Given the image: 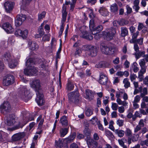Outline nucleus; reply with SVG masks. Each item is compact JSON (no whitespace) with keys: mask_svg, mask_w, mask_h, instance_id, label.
Returning a JSON list of instances; mask_svg holds the SVG:
<instances>
[{"mask_svg":"<svg viewBox=\"0 0 148 148\" xmlns=\"http://www.w3.org/2000/svg\"><path fill=\"white\" fill-rule=\"evenodd\" d=\"M115 133L120 137H123L125 134V131L121 130L116 129L114 131Z\"/></svg>","mask_w":148,"mask_h":148,"instance_id":"32","label":"nucleus"},{"mask_svg":"<svg viewBox=\"0 0 148 148\" xmlns=\"http://www.w3.org/2000/svg\"><path fill=\"white\" fill-rule=\"evenodd\" d=\"M28 45L29 48L33 50H36L39 48V46L37 44L34 42H32L31 40L28 41Z\"/></svg>","mask_w":148,"mask_h":148,"instance_id":"21","label":"nucleus"},{"mask_svg":"<svg viewBox=\"0 0 148 148\" xmlns=\"http://www.w3.org/2000/svg\"><path fill=\"white\" fill-rule=\"evenodd\" d=\"M108 82V79L106 76L103 74L100 75L99 82L101 85H105Z\"/></svg>","mask_w":148,"mask_h":148,"instance_id":"19","label":"nucleus"},{"mask_svg":"<svg viewBox=\"0 0 148 148\" xmlns=\"http://www.w3.org/2000/svg\"><path fill=\"white\" fill-rule=\"evenodd\" d=\"M68 95L69 101H74L75 102H77L78 101L79 95L78 91L71 92L69 93Z\"/></svg>","mask_w":148,"mask_h":148,"instance_id":"5","label":"nucleus"},{"mask_svg":"<svg viewBox=\"0 0 148 148\" xmlns=\"http://www.w3.org/2000/svg\"><path fill=\"white\" fill-rule=\"evenodd\" d=\"M137 78V76L134 74H131L130 76V78L131 82H133Z\"/></svg>","mask_w":148,"mask_h":148,"instance_id":"62","label":"nucleus"},{"mask_svg":"<svg viewBox=\"0 0 148 148\" xmlns=\"http://www.w3.org/2000/svg\"><path fill=\"white\" fill-rule=\"evenodd\" d=\"M145 54V51H138L137 52H135L134 53V55L135 56V58L136 59H138L140 57H143L144 56Z\"/></svg>","mask_w":148,"mask_h":148,"instance_id":"24","label":"nucleus"},{"mask_svg":"<svg viewBox=\"0 0 148 148\" xmlns=\"http://www.w3.org/2000/svg\"><path fill=\"white\" fill-rule=\"evenodd\" d=\"M117 102L119 105H122L123 107H127L128 103L125 101V100L122 101L120 99H116V100Z\"/></svg>","mask_w":148,"mask_h":148,"instance_id":"33","label":"nucleus"},{"mask_svg":"<svg viewBox=\"0 0 148 148\" xmlns=\"http://www.w3.org/2000/svg\"><path fill=\"white\" fill-rule=\"evenodd\" d=\"M26 17L25 15L21 14L18 15L15 21V25L16 27L21 25L26 19Z\"/></svg>","mask_w":148,"mask_h":148,"instance_id":"9","label":"nucleus"},{"mask_svg":"<svg viewBox=\"0 0 148 148\" xmlns=\"http://www.w3.org/2000/svg\"><path fill=\"white\" fill-rule=\"evenodd\" d=\"M141 128H142L140 127L139 126L137 125L134 129V134H133V136L134 134H137V133L140 131V130L141 129Z\"/></svg>","mask_w":148,"mask_h":148,"instance_id":"51","label":"nucleus"},{"mask_svg":"<svg viewBox=\"0 0 148 148\" xmlns=\"http://www.w3.org/2000/svg\"><path fill=\"white\" fill-rule=\"evenodd\" d=\"M14 81L13 76L11 75H7L3 77V84L4 86H8L13 84Z\"/></svg>","mask_w":148,"mask_h":148,"instance_id":"6","label":"nucleus"},{"mask_svg":"<svg viewBox=\"0 0 148 148\" xmlns=\"http://www.w3.org/2000/svg\"><path fill=\"white\" fill-rule=\"evenodd\" d=\"M118 112L120 113H123L125 111L124 107L123 106L119 107L118 108Z\"/></svg>","mask_w":148,"mask_h":148,"instance_id":"64","label":"nucleus"},{"mask_svg":"<svg viewBox=\"0 0 148 148\" xmlns=\"http://www.w3.org/2000/svg\"><path fill=\"white\" fill-rule=\"evenodd\" d=\"M84 47L88 50L89 55L90 56L94 57L97 55V50L96 47L90 45L85 46Z\"/></svg>","mask_w":148,"mask_h":148,"instance_id":"10","label":"nucleus"},{"mask_svg":"<svg viewBox=\"0 0 148 148\" xmlns=\"http://www.w3.org/2000/svg\"><path fill=\"white\" fill-rule=\"evenodd\" d=\"M50 40V38L49 35H45L42 38V40L43 41H49Z\"/></svg>","mask_w":148,"mask_h":148,"instance_id":"60","label":"nucleus"},{"mask_svg":"<svg viewBox=\"0 0 148 148\" xmlns=\"http://www.w3.org/2000/svg\"><path fill=\"white\" fill-rule=\"evenodd\" d=\"M74 87V86L73 84H72L71 82L69 81L67 85L66 88L67 89L69 90H71L73 89Z\"/></svg>","mask_w":148,"mask_h":148,"instance_id":"45","label":"nucleus"},{"mask_svg":"<svg viewBox=\"0 0 148 148\" xmlns=\"http://www.w3.org/2000/svg\"><path fill=\"white\" fill-rule=\"evenodd\" d=\"M125 133L126 136L128 137H131L132 136V132L131 130L126 128L125 131Z\"/></svg>","mask_w":148,"mask_h":148,"instance_id":"39","label":"nucleus"},{"mask_svg":"<svg viewBox=\"0 0 148 148\" xmlns=\"http://www.w3.org/2000/svg\"><path fill=\"white\" fill-rule=\"evenodd\" d=\"M3 29L8 34H11L14 31V29L8 23H4L2 26Z\"/></svg>","mask_w":148,"mask_h":148,"instance_id":"13","label":"nucleus"},{"mask_svg":"<svg viewBox=\"0 0 148 148\" xmlns=\"http://www.w3.org/2000/svg\"><path fill=\"white\" fill-rule=\"evenodd\" d=\"M63 141L62 140L59 139L58 141L56 140L55 145L56 146L61 148L63 147Z\"/></svg>","mask_w":148,"mask_h":148,"instance_id":"40","label":"nucleus"},{"mask_svg":"<svg viewBox=\"0 0 148 148\" xmlns=\"http://www.w3.org/2000/svg\"><path fill=\"white\" fill-rule=\"evenodd\" d=\"M110 11L113 13H115L118 11V6L116 3H114L110 6Z\"/></svg>","mask_w":148,"mask_h":148,"instance_id":"26","label":"nucleus"},{"mask_svg":"<svg viewBox=\"0 0 148 148\" xmlns=\"http://www.w3.org/2000/svg\"><path fill=\"white\" fill-rule=\"evenodd\" d=\"M121 35L122 36L125 37L128 34V31L127 29L125 27L121 28Z\"/></svg>","mask_w":148,"mask_h":148,"instance_id":"34","label":"nucleus"},{"mask_svg":"<svg viewBox=\"0 0 148 148\" xmlns=\"http://www.w3.org/2000/svg\"><path fill=\"white\" fill-rule=\"evenodd\" d=\"M46 13L45 11H43L41 12H39L38 14V21H41L44 18L46 15Z\"/></svg>","mask_w":148,"mask_h":148,"instance_id":"35","label":"nucleus"},{"mask_svg":"<svg viewBox=\"0 0 148 148\" xmlns=\"http://www.w3.org/2000/svg\"><path fill=\"white\" fill-rule=\"evenodd\" d=\"M103 27L101 25H99L96 27H95L94 30H93L92 34H94L93 32L96 31L97 32H100L102 30Z\"/></svg>","mask_w":148,"mask_h":148,"instance_id":"46","label":"nucleus"},{"mask_svg":"<svg viewBox=\"0 0 148 148\" xmlns=\"http://www.w3.org/2000/svg\"><path fill=\"white\" fill-rule=\"evenodd\" d=\"M146 66L142 67H141V69L140 72L138 73H140V74H143L146 72Z\"/></svg>","mask_w":148,"mask_h":148,"instance_id":"59","label":"nucleus"},{"mask_svg":"<svg viewBox=\"0 0 148 148\" xmlns=\"http://www.w3.org/2000/svg\"><path fill=\"white\" fill-rule=\"evenodd\" d=\"M11 109L10 105L8 102H4L0 106V111L5 114L9 112Z\"/></svg>","mask_w":148,"mask_h":148,"instance_id":"7","label":"nucleus"},{"mask_svg":"<svg viewBox=\"0 0 148 148\" xmlns=\"http://www.w3.org/2000/svg\"><path fill=\"white\" fill-rule=\"evenodd\" d=\"M31 87L36 92V100L39 106L43 104L44 100L43 95L42 93L40 92L41 89V84L40 81L38 79H35L33 80L30 83Z\"/></svg>","mask_w":148,"mask_h":148,"instance_id":"1","label":"nucleus"},{"mask_svg":"<svg viewBox=\"0 0 148 148\" xmlns=\"http://www.w3.org/2000/svg\"><path fill=\"white\" fill-rule=\"evenodd\" d=\"M25 135V134L24 132L15 134L12 136V140L14 141L20 140L23 138Z\"/></svg>","mask_w":148,"mask_h":148,"instance_id":"15","label":"nucleus"},{"mask_svg":"<svg viewBox=\"0 0 148 148\" xmlns=\"http://www.w3.org/2000/svg\"><path fill=\"white\" fill-rule=\"evenodd\" d=\"M86 13H88L90 17L91 18H93L95 17V15L93 14V12L91 9L88 8L86 11Z\"/></svg>","mask_w":148,"mask_h":148,"instance_id":"43","label":"nucleus"},{"mask_svg":"<svg viewBox=\"0 0 148 148\" xmlns=\"http://www.w3.org/2000/svg\"><path fill=\"white\" fill-rule=\"evenodd\" d=\"M34 64V60L32 58H29L27 60L26 62V65L27 67L24 71V74L27 76H32L35 75L38 71L34 67L32 66Z\"/></svg>","mask_w":148,"mask_h":148,"instance_id":"2","label":"nucleus"},{"mask_svg":"<svg viewBox=\"0 0 148 148\" xmlns=\"http://www.w3.org/2000/svg\"><path fill=\"white\" fill-rule=\"evenodd\" d=\"M101 33L102 34L97 32L96 33L93 32L94 34H95L94 38L96 40H98L103 35L105 37L106 40H110L113 39L116 32L114 29H109L107 30V31L103 32Z\"/></svg>","mask_w":148,"mask_h":148,"instance_id":"3","label":"nucleus"},{"mask_svg":"<svg viewBox=\"0 0 148 148\" xmlns=\"http://www.w3.org/2000/svg\"><path fill=\"white\" fill-rule=\"evenodd\" d=\"M116 124L119 127H121L123 126L124 123V121L122 120L118 119L116 121Z\"/></svg>","mask_w":148,"mask_h":148,"instance_id":"55","label":"nucleus"},{"mask_svg":"<svg viewBox=\"0 0 148 148\" xmlns=\"http://www.w3.org/2000/svg\"><path fill=\"white\" fill-rule=\"evenodd\" d=\"M101 50L102 53L104 54L108 55L109 51V47L105 46H101Z\"/></svg>","mask_w":148,"mask_h":148,"instance_id":"31","label":"nucleus"},{"mask_svg":"<svg viewBox=\"0 0 148 148\" xmlns=\"http://www.w3.org/2000/svg\"><path fill=\"white\" fill-rule=\"evenodd\" d=\"M31 1L29 0H22V1L20 3L21 9H24L26 6L30 3Z\"/></svg>","mask_w":148,"mask_h":148,"instance_id":"28","label":"nucleus"},{"mask_svg":"<svg viewBox=\"0 0 148 148\" xmlns=\"http://www.w3.org/2000/svg\"><path fill=\"white\" fill-rule=\"evenodd\" d=\"M86 142L89 148H96L98 144L96 141L90 138H88Z\"/></svg>","mask_w":148,"mask_h":148,"instance_id":"14","label":"nucleus"},{"mask_svg":"<svg viewBox=\"0 0 148 148\" xmlns=\"http://www.w3.org/2000/svg\"><path fill=\"white\" fill-rule=\"evenodd\" d=\"M93 114V111L90 109H88L86 112V114L87 116H90Z\"/></svg>","mask_w":148,"mask_h":148,"instance_id":"54","label":"nucleus"},{"mask_svg":"<svg viewBox=\"0 0 148 148\" xmlns=\"http://www.w3.org/2000/svg\"><path fill=\"white\" fill-rule=\"evenodd\" d=\"M140 99V96L139 95H137L134 97V100L133 102L138 103Z\"/></svg>","mask_w":148,"mask_h":148,"instance_id":"63","label":"nucleus"},{"mask_svg":"<svg viewBox=\"0 0 148 148\" xmlns=\"http://www.w3.org/2000/svg\"><path fill=\"white\" fill-rule=\"evenodd\" d=\"M137 125L139 126L140 127L142 128L144 126V121L143 119H140Z\"/></svg>","mask_w":148,"mask_h":148,"instance_id":"61","label":"nucleus"},{"mask_svg":"<svg viewBox=\"0 0 148 148\" xmlns=\"http://www.w3.org/2000/svg\"><path fill=\"white\" fill-rule=\"evenodd\" d=\"M62 23V25L60 26V31L59 32V36H61L62 35L64 30V23Z\"/></svg>","mask_w":148,"mask_h":148,"instance_id":"58","label":"nucleus"},{"mask_svg":"<svg viewBox=\"0 0 148 148\" xmlns=\"http://www.w3.org/2000/svg\"><path fill=\"white\" fill-rule=\"evenodd\" d=\"M139 3L140 1L139 0H134L133 2L134 5L133 6V8L136 12H138L140 8L139 6Z\"/></svg>","mask_w":148,"mask_h":148,"instance_id":"27","label":"nucleus"},{"mask_svg":"<svg viewBox=\"0 0 148 148\" xmlns=\"http://www.w3.org/2000/svg\"><path fill=\"white\" fill-rule=\"evenodd\" d=\"M14 3L10 0L6 1L4 4V7L7 12H9L14 7Z\"/></svg>","mask_w":148,"mask_h":148,"instance_id":"12","label":"nucleus"},{"mask_svg":"<svg viewBox=\"0 0 148 148\" xmlns=\"http://www.w3.org/2000/svg\"><path fill=\"white\" fill-rule=\"evenodd\" d=\"M139 64L140 67L146 66V62L144 59H140L139 60Z\"/></svg>","mask_w":148,"mask_h":148,"instance_id":"47","label":"nucleus"},{"mask_svg":"<svg viewBox=\"0 0 148 148\" xmlns=\"http://www.w3.org/2000/svg\"><path fill=\"white\" fill-rule=\"evenodd\" d=\"M148 94L147 89L146 88H143L142 92L141 93L140 96L141 97H143L145 95H147Z\"/></svg>","mask_w":148,"mask_h":148,"instance_id":"49","label":"nucleus"},{"mask_svg":"<svg viewBox=\"0 0 148 148\" xmlns=\"http://www.w3.org/2000/svg\"><path fill=\"white\" fill-rule=\"evenodd\" d=\"M99 12L103 16H106L109 14V12L105 7H101L99 10Z\"/></svg>","mask_w":148,"mask_h":148,"instance_id":"23","label":"nucleus"},{"mask_svg":"<svg viewBox=\"0 0 148 148\" xmlns=\"http://www.w3.org/2000/svg\"><path fill=\"white\" fill-rule=\"evenodd\" d=\"M15 123V119L14 118L8 119L6 121V123L9 126H12L14 125Z\"/></svg>","mask_w":148,"mask_h":148,"instance_id":"38","label":"nucleus"},{"mask_svg":"<svg viewBox=\"0 0 148 148\" xmlns=\"http://www.w3.org/2000/svg\"><path fill=\"white\" fill-rule=\"evenodd\" d=\"M125 91L123 90H120L116 92V97L117 99H120L119 98L123 96Z\"/></svg>","mask_w":148,"mask_h":148,"instance_id":"37","label":"nucleus"},{"mask_svg":"<svg viewBox=\"0 0 148 148\" xmlns=\"http://www.w3.org/2000/svg\"><path fill=\"white\" fill-rule=\"evenodd\" d=\"M91 123L93 124H95L96 123H97L98 119L97 117L96 116H94L90 120Z\"/></svg>","mask_w":148,"mask_h":148,"instance_id":"57","label":"nucleus"},{"mask_svg":"<svg viewBox=\"0 0 148 148\" xmlns=\"http://www.w3.org/2000/svg\"><path fill=\"white\" fill-rule=\"evenodd\" d=\"M28 32L27 29L22 30L20 29H17L15 32V35L17 37H21L23 38H26L27 36Z\"/></svg>","mask_w":148,"mask_h":148,"instance_id":"8","label":"nucleus"},{"mask_svg":"<svg viewBox=\"0 0 148 148\" xmlns=\"http://www.w3.org/2000/svg\"><path fill=\"white\" fill-rule=\"evenodd\" d=\"M95 27V24L94 22V20L93 19L90 20L89 22V28L91 32L92 33Z\"/></svg>","mask_w":148,"mask_h":148,"instance_id":"36","label":"nucleus"},{"mask_svg":"<svg viewBox=\"0 0 148 148\" xmlns=\"http://www.w3.org/2000/svg\"><path fill=\"white\" fill-rule=\"evenodd\" d=\"M67 7V5H65L64 4H63L62 7V19L61 21V23H63L64 22H65L66 21L67 14V13L66 11V9Z\"/></svg>","mask_w":148,"mask_h":148,"instance_id":"18","label":"nucleus"},{"mask_svg":"<svg viewBox=\"0 0 148 148\" xmlns=\"http://www.w3.org/2000/svg\"><path fill=\"white\" fill-rule=\"evenodd\" d=\"M123 82L124 84L125 87L127 88L130 86V83L129 81V79L128 78H125L123 79Z\"/></svg>","mask_w":148,"mask_h":148,"instance_id":"42","label":"nucleus"},{"mask_svg":"<svg viewBox=\"0 0 148 148\" xmlns=\"http://www.w3.org/2000/svg\"><path fill=\"white\" fill-rule=\"evenodd\" d=\"M118 108V106L116 103H112L111 108L114 110H116Z\"/></svg>","mask_w":148,"mask_h":148,"instance_id":"52","label":"nucleus"},{"mask_svg":"<svg viewBox=\"0 0 148 148\" xmlns=\"http://www.w3.org/2000/svg\"><path fill=\"white\" fill-rule=\"evenodd\" d=\"M127 10V14H130L132 12V9L129 5H127L126 6Z\"/></svg>","mask_w":148,"mask_h":148,"instance_id":"56","label":"nucleus"},{"mask_svg":"<svg viewBox=\"0 0 148 148\" xmlns=\"http://www.w3.org/2000/svg\"><path fill=\"white\" fill-rule=\"evenodd\" d=\"M76 1L77 0H72V3H71V4H70L71 7L70 9V11L71 12L73 11L75 7V4L76 3Z\"/></svg>","mask_w":148,"mask_h":148,"instance_id":"53","label":"nucleus"},{"mask_svg":"<svg viewBox=\"0 0 148 148\" xmlns=\"http://www.w3.org/2000/svg\"><path fill=\"white\" fill-rule=\"evenodd\" d=\"M80 30L81 32L80 34V36L82 38L88 40H91L93 38V36L90 34H89L87 32L86 30V27L83 26L81 27Z\"/></svg>","mask_w":148,"mask_h":148,"instance_id":"4","label":"nucleus"},{"mask_svg":"<svg viewBox=\"0 0 148 148\" xmlns=\"http://www.w3.org/2000/svg\"><path fill=\"white\" fill-rule=\"evenodd\" d=\"M17 64V63L16 62H14V61L12 60L10 63H9V66L11 68H13L15 67Z\"/></svg>","mask_w":148,"mask_h":148,"instance_id":"50","label":"nucleus"},{"mask_svg":"<svg viewBox=\"0 0 148 148\" xmlns=\"http://www.w3.org/2000/svg\"><path fill=\"white\" fill-rule=\"evenodd\" d=\"M86 96L85 98L90 101L94 99V94L93 92L89 90H87L86 91Z\"/></svg>","mask_w":148,"mask_h":148,"instance_id":"20","label":"nucleus"},{"mask_svg":"<svg viewBox=\"0 0 148 148\" xmlns=\"http://www.w3.org/2000/svg\"><path fill=\"white\" fill-rule=\"evenodd\" d=\"M109 51L108 55H112L117 53L118 49L115 47H109Z\"/></svg>","mask_w":148,"mask_h":148,"instance_id":"29","label":"nucleus"},{"mask_svg":"<svg viewBox=\"0 0 148 148\" xmlns=\"http://www.w3.org/2000/svg\"><path fill=\"white\" fill-rule=\"evenodd\" d=\"M110 64V62L108 61H102L99 62L96 64L95 67L97 68H105L108 67Z\"/></svg>","mask_w":148,"mask_h":148,"instance_id":"11","label":"nucleus"},{"mask_svg":"<svg viewBox=\"0 0 148 148\" xmlns=\"http://www.w3.org/2000/svg\"><path fill=\"white\" fill-rule=\"evenodd\" d=\"M76 136V134L74 133L71 134L68 137L64 139L65 140L67 143H71L75 139Z\"/></svg>","mask_w":148,"mask_h":148,"instance_id":"25","label":"nucleus"},{"mask_svg":"<svg viewBox=\"0 0 148 148\" xmlns=\"http://www.w3.org/2000/svg\"><path fill=\"white\" fill-rule=\"evenodd\" d=\"M147 129L145 127L143 128L141 131H139L137 134H134L133 138L132 141L133 142H135L138 141L140 136V135L142 133L143 134L145 133L147 131Z\"/></svg>","mask_w":148,"mask_h":148,"instance_id":"17","label":"nucleus"},{"mask_svg":"<svg viewBox=\"0 0 148 148\" xmlns=\"http://www.w3.org/2000/svg\"><path fill=\"white\" fill-rule=\"evenodd\" d=\"M137 66V64L136 62H134L133 63L132 68L134 72L135 73L137 72L139 70Z\"/></svg>","mask_w":148,"mask_h":148,"instance_id":"44","label":"nucleus"},{"mask_svg":"<svg viewBox=\"0 0 148 148\" xmlns=\"http://www.w3.org/2000/svg\"><path fill=\"white\" fill-rule=\"evenodd\" d=\"M129 23L128 21L124 19H121L119 21V24L121 26H123Z\"/></svg>","mask_w":148,"mask_h":148,"instance_id":"41","label":"nucleus"},{"mask_svg":"<svg viewBox=\"0 0 148 148\" xmlns=\"http://www.w3.org/2000/svg\"><path fill=\"white\" fill-rule=\"evenodd\" d=\"M68 132V129L67 128H61L60 130V133L61 137H64Z\"/></svg>","mask_w":148,"mask_h":148,"instance_id":"30","label":"nucleus"},{"mask_svg":"<svg viewBox=\"0 0 148 148\" xmlns=\"http://www.w3.org/2000/svg\"><path fill=\"white\" fill-rule=\"evenodd\" d=\"M59 122L63 126H66L68 125V122L67 117L65 116H62L60 118Z\"/></svg>","mask_w":148,"mask_h":148,"instance_id":"22","label":"nucleus"},{"mask_svg":"<svg viewBox=\"0 0 148 148\" xmlns=\"http://www.w3.org/2000/svg\"><path fill=\"white\" fill-rule=\"evenodd\" d=\"M51 47L52 49L55 48L56 44V39L54 38H52L51 41Z\"/></svg>","mask_w":148,"mask_h":148,"instance_id":"48","label":"nucleus"},{"mask_svg":"<svg viewBox=\"0 0 148 148\" xmlns=\"http://www.w3.org/2000/svg\"><path fill=\"white\" fill-rule=\"evenodd\" d=\"M21 89V91L19 92L20 96L23 99L27 98L29 92L27 91L26 87L23 86Z\"/></svg>","mask_w":148,"mask_h":148,"instance_id":"16","label":"nucleus"}]
</instances>
